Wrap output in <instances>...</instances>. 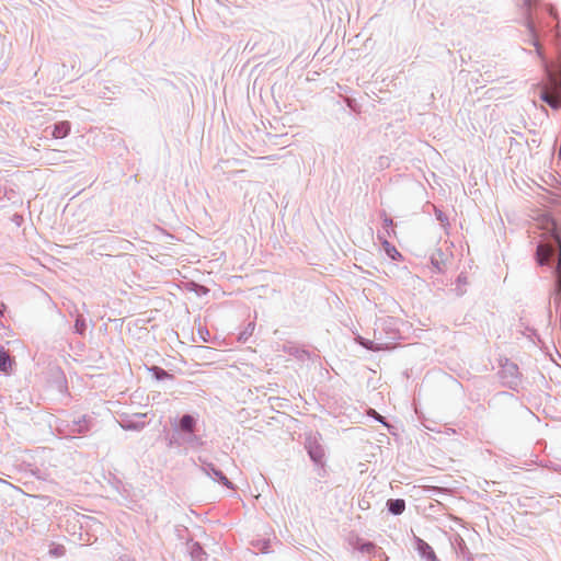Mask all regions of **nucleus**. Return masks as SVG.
I'll return each mask as SVG.
<instances>
[{
  "instance_id": "f257e3e1",
  "label": "nucleus",
  "mask_w": 561,
  "mask_h": 561,
  "mask_svg": "<svg viewBox=\"0 0 561 561\" xmlns=\"http://www.w3.org/2000/svg\"><path fill=\"white\" fill-rule=\"evenodd\" d=\"M545 228L552 232L551 240L546 243H540L537 248V257L539 264H548L551 256L554 254L556 249H559L558 267H557V287L561 294V240L557 233L556 222L550 217H545Z\"/></svg>"
},
{
  "instance_id": "f03ea898",
  "label": "nucleus",
  "mask_w": 561,
  "mask_h": 561,
  "mask_svg": "<svg viewBox=\"0 0 561 561\" xmlns=\"http://www.w3.org/2000/svg\"><path fill=\"white\" fill-rule=\"evenodd\" d=\"M356 341L365 348L374 352L390 350L393 347L392 341H385L381 336H378L377 333H375L374 340H367L362 336H357Z\"/></svg>"
},
{
  "instance_id": "7ed1b4c3",
  "label": "nucleus",
  "mask_w": 561,
  "mask_h": 561,
  "mask_svg": "<svg viewBox=\"0 0 561 561\" xmlns=\"http://www.w3.org/2000/svg\"><path fill=\"white\" fill-rule=\"evenodd\" d=\"M415 550L424 561H439L434 549L422 538L414 536Z\"/></svg>"
},
{
  "instance_id": "20e7f679",
  "label": "nucleus",
  "mask_w": 561,
  "mask_h": 561,
  "mask_svg": "<svg viewBox=\"0 0 561 561\" xmlns=\"http://www.w3.org/2000/svg\"><path fill=\"white\" fill-rule=\"evenodd\" d=\"M203 472L210 477L213 480L224 484L228 489H233L232 483L227 479V477L210 462H203L202 465Z\"/></svg>"
},
{
  "instance_id": "39448f33",
  "label": "nucleus",
  "mask_w": 561,
  "mask_h": 561,
  "mask_svg": "<svg viewBox=\"0 0 561 561\" xmlns=\"http://www.w3.org/2000/svg\"><path fill=\"white\" fill-rule=\"evenodd\" d=\"M358 550L362 553L369 554L375 561H388L386 553L378 549L373 542L360 543Z\"/></svg>"
},
{
  "instance_id": "423d86ee",
  "label": "nucleus",
  "mask_w": 561,
  "mask_h": 561,
  "mask_svg": "<svg viewBox=\"0 0 561 561\" xmlns=\"http://www.w3.org/2000/svg\"><path fill=\"white\" fill-rule=\"evenodd\" d=\"M70 129L71 127L69 122H60L54 126L51 135L56 139H61L68 136Z\"/></svg>"
},
{
  "instance_id": "0eeeda50",
  "label": "nucleus",
  "mask_w": 561,
  "mask_h": 561,
  "mask_svg": "<svg viewBox=\"0 0 561 561\" xmlns=\"http://www.w3.org/2000/svg\"><path fill=\"white\" fill-rule=\"evenodd\" d=\"M308 454H309L310 458L317 463H320L324 457V451H323L322 447L316 443L308 444Z\"/></svg>"
},
{
  "instance_id": "6e6552de",
  "label": "nucleus",
  "mask_w": 561,
  "mask_h": 561,
  "mask_svg": "<svg viewBox=\"0 0 561 561\" xmlns=\"http://www.w3.org/2000/svg\"><path fill=\"white\" fill-rule=\"evenodd\" d=\"M379 239L381 240V244H382V248H383L386 254L390 259H392V260L402 259L401 253L396 249L394 245H392L387 239H382L381 237H379Z\"/></svg>"
},
{
  "instance_id": "1a4fd4ad",
  "label": "nucleus",
  "mask_w": 561,
  "mask_h": 561,
  "mask_svg": "<svg viewBox=\"0 0 561 561\" xmlns=\"http://www.w3.org/2000/svg\"><path fill=\"white\" fill-rule=\"evenodd\" d=\"M388 510L393 514V515H400L404 512L405 510V502L401 499H397V500H389L388 503Z\"/></svg>"
},
{
  "instance_id": "9d476101",
  "label": "nucleus",
  "mask_w": 561,
  "mask_h": 561,
  "mask_svg": "<svg viewBox=\"0 0 561 561\" xmlns=\"http://www.w3.org/2000/svg\"><path fill=\"white\" fill-rule=\"evenodd\" d=\"M11 368V358L9 353L4 350L3 346H0V370L3 373H8Z\"/></svg>"
},
{
  "instance_id": "9b49d317",
  "label": "nucleus",
  "mask_w": 561,
  "mask_h": 561,
  "mask_svg": "<svg viewBox=\"0 0 561 561\" xmlns=\"http://www.w3.org/2000/svg\"><path fill=\"white\" fill-rule=\"evenodd\" d=\"M180 426H181L182 431L187 432V433H193L194 427H195V420L193 419V416L186 414V415L182 416V419L180 421Z\"/></svg>"
},
{
  "instance_id": "f8f14e48",
  "label": "nucleus",
  "mask_w": 561,
  "mask_h": 561,
  "mask_svg": "<svg viewBox=\"0 0 561 561\" xmlns=\"http://www.w3.org/2000/svg\"><path fill=\"white\" fill-rule=\"evenodd\" d=\"M541 100L549 104L552 108H558L560 105V101L556 95L549 94L548 92H542Z\"/></svg>"
},
{
  "instance_id": "ddd939ff",
  "label": "nucleus",
  "mask_w": 561,
  "mask_h": 561,
  "mask_svg": "<svg viewBox=\"0 0 561 561\" xmlns=\"http://www.w3.org/2000/svg\"><path fill=\"white\" fill-rule=\"evenodd\" d=\"M549 81L554 90H561V77L556 72L548 70Z\"/></svg>"
},
{
  "instance_id": "4468645a",
  "label": "nucleus",
  "mask_w": 561,
  "mask_h": 561,
  "mask_svg": "<svg viewBox=\"0 0 561 561\" xmlns=\"http://www.w3.org/2000/svg\"><path fill=\"white\" fill-rule=\"evenodd\" d=\"M435 216L437 220L440 221L443 228L447 231L449 228V220L448 217L437 207H434Z\"/></svg>"
},
{
  "instance_id": "2eb2a0df",
  "label": "nucleus",
  "mask_w": 561,
  "mask_h": 561,
  "mask_svg": "<svg viewBox=\"0 0 561 561\" xmlns=\"http://www.w3.org/2000/svg\"><path fill=\"white\" fill-rule=\"evenodd\" d=\"M149 370L153 374V376H154L158 380H162V379H164V378L170 377V375H169L164 369H162V368H160V367H157V366H154V367L150 368Z\"/></svg>"
},
{
  "instance_id": "dca6fc26",
  "label": "nucleus",
  "mask_w": 561,
  "mask_h": 561,
  "mask_svg": "<svg viewBox=\"0 0 561 561\" xmlns=\"http://www.w3.org/2000/svg\"><path fill=\"white\" fill-rule=\"evenodd\" d=\"M49 553L54 557H62L65 554V548L62 546H57L49 550Z\"/></svg>"
},
{
  "instance_id": "f3484780",
  "label": "nucleus",
  "mask_w": 561,
  "mask_h": 561,
  "mask_svg": "<svg viewBox=\"0 0 561 561\" xmlns=\"http://www.w3.org/2000/svg\"><path fill=\"white\" fill-rule=\"evenodd\" d=\"M77 424L79 425L78 433H84L85 431H88L84 416Z\"/></svg>"
},
{
  "instance_id": "a211bd4d",
  "label": "nucleus",
  "mask_w": 561,
  "mask_h": 561,
  "mask_svg": "<svg viewBox=\"0 0 561 561\" xmlns=\"http://www.w3.org/2000/svg\"><path fill=\"white\" fill-rule=\"evenodd\" d=\"M144 425H145V422H141V424H140V425H137V424H133V423H130V424H127V425H126V426H124V427H125V428H128V430H138V428L144 427Z\"/></svg>"
},
{
  "instance_id": "6ab92c4d",
  "label": "nucleus",
  "mask_w": 561,
  "mask_h": 561,
  "mask_svg": "<svg viewBox=\"0 0 561 561\" xmlns=\"http://www.w3.org/2000/svg\"><path fill=\"white\" fill-rule=\"evenodd\" d=\"M383 225H385V227H392V225H393V220H392L391 218H389V217L385 216V218H383Z\"/></svg>"
},
{
  "instance_id": "aec40b11",
  "label": "nucleus",
  "mask_w": 561,
  "mask_h": 561,
  "mask_svg": "<svg viewBox=\"0 0 561 561\" xmlns=\"http://www.w3.org/2000/svg\"><path fill=\"white\" fill-rule=\"evenodd\" d=\"M374 415H375V419H376L378 422H380V423H382V424H385V425H386V423L383 422V417H382V416L378 415L375 411H374Z\"/></svg>"
},
{
  "instance_id": "412c9836",
  "label": "nucleus",
  "mask_w": 561,
  "mask_h": 561,
  "mask_svg": "<svg viewBox=\"0 0 561 561\" xmlns=\"http://www.w3.org/2000/svg\"><path fill=\"white\" fill-rule=\"evenodd\" d=\"M262 552H264V553L268 552L267 551V542H264L263 548H262Z\"/></svg>"
},
{
  "instance_id": "4be33fe9",
  "label": "nucleus",
  "mask_w": 561,
  "mask_h": 561,
  "mask_svg": "<svg viewBox=\"0 0 561 561\" xmlns=\"http://www.w3.org/2000/svg\"><path fill=\"white\" fill-rule=\"evenodd\" d=\"M510 369H511L512 371H517V367H516L515 365H511V366H510Z\"/></svg>"
},
{
  "instance_id": "5701e85b",
  "label": "nucleus",
  "mask_w": 561,
  "mask_h": 561,
  "mask_svg": "<svg viewBox=\"0 0 561 561\" xmlns=\"http://www.w3.org/2000/svg\"><path fill=\"white\" fill-rule=\"evenodd\" d=\"M76 327H77L78 330H79V328H81V324H79V320H77Z\"/></svg>"
},
{
  "instance_id": "b1692460",
  "label": "nucleus",
  "mask_w": 561,
  "mask_h": 561,
  "mask_svg": "<svg viewBox=\"0 0 561 561\" xmlns=\"http://www.w3.org/2000/svg\"><path fill=\"white\" fill-rule=\"evenodd\" d=\"M76 327H77L78 330H79V328H81V324H79V320H77Z\"/></svg>"
},
{
  "instance_id": "393cba45",
  "label": "nucleus",
  "mask_w": 561,
  "mask_h": 561,
  "mask_svg": "<svg viewBox=\"0 0 561 561\" xmlns=\"http://www.w3.org/2000/svg\"><path fill=\"white\" fill-rule=\"evenodd\" d=\"M387 233L390 236L391 233H394V230L388 231Z\"/></svg>"
}]
</instances>
